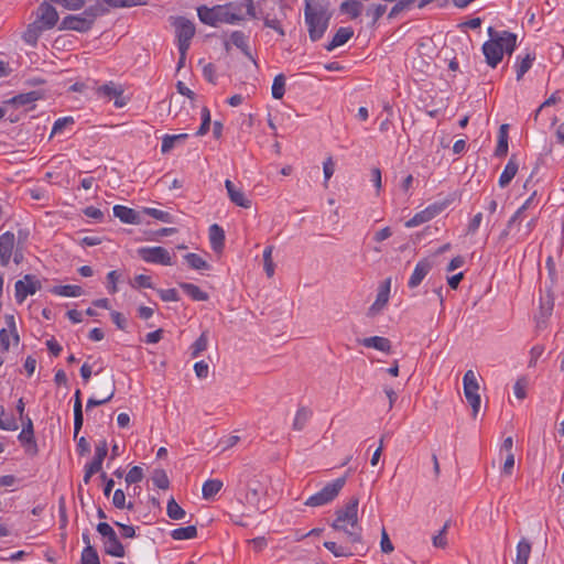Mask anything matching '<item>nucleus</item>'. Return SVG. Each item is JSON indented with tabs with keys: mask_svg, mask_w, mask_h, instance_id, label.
Here are the masks:
<instances>
[{
	"mask_svg": "<svg viewBox=\"0 0 564 564\" xmlns=\"http://www.w3.org/2000/svg\"><path fill=\"white\" fill-rule=\"evenodd\" d=\"M74 120L72 117L57 119L53 126L52 134L61 133L66 126L72 124Z\"/></svg>",
	"mask_w": 564,
	"mask_h": 564,
	"instance_id": "obj_63",
	"label": "nucleus"
},
{
	"mask_svg": "<svg viewBox=\"0 0 564 564\" xmlns=\"http://www.w3.org/2000/svg\"><path fill=\"white\" fill-rule=\"evenodd\" d=\"M267 494V485L260 478H253L248 482V490L246 494V501L248 505L260 509V499Z\"/></svg>",
	"mask_w": 564,
	"mask_h": 564,
	"instance_id": "obj_13",
	"label": "nucleus"
},
{
	"mask_svg": "<svg viewBox=\"0 0 564 564\" xmlns=\"http://www.w3.org/2000/svg\"><path fill=\"white\" fill-rule=\"evenodd\" d=\"M102 384L106 387V397L102 399L89 398L86 404V409L90 410L95 406L104 405L109 402L116 392V382L113 376H109L102 380Z\"/></svg>",
	"mask_w": 564,
	"mask_h": 564,
	"instance_id": "obj_20",
	"label": "nucleus"
},
{
	"mask_svg": "<svg viewBox=\"0 0 564 564\" xmlns=\"http://www.w3.org/2000/svg\"><path fill=\"white\" fill-rule=\"evenodd\" d=\"M228 13L230 24H236L245 19V15L257 18L253 0H242L241 2H228L224 4Z\"/></svg>",
	"mask_w": 564,
	"mask_h": 564,
	"instance_id": "obj_7",
	"label": "nucleus"
},
{
	"mask_svg": "<svg viewBox=\"0 0 564 564\" xmlns=\"http://www.w3.org/2000/svg\"><path fill=\"white\" fill-rule=\"evenodd\" d=\"M449 528V521L445 522L441 531L433 536V545L435 547L444 549L447 545L446 533Z\"/></svg>",
	"mask_w": 564,
	"mask_h": 564,
	"instance_id": "obj_53",
	"label": "nucleus"
},
{
	"mask_svg": "<svg viewBox=\"0 0 564 564\" xmlns=\"http://www.w3.org/2000/svg\"><path fill=\"white\" fill-rule=\"evenodd\" d=\"M209 127H210V112H209L208 108L204 107L202 109V124L198 128L196 134L199 137L205 135L208 132Z\"/></svg>",
	"mask_w": 564,
	"mask_h": 564,
	"instance_id": "obj_55",
	"label": "nucleus"
},
{
	"mask_svg": "<svg viewBox=\"0 0 564 564\" xmlns=\"http://www.w3.org/2000/svg\"><path fill=\"white\" fill-rule=\"evenodd\" d=\"M41 281L33 274H25L22 280H18L14 284L15 300L22 304L29 295H33L41 290Z\"/></svg>",
	"mask_w": 564,
	"mask_h": 564,
	"instance_id": "obj_10",
	"label": "nucleus"
},
{
	"mask_svg": "<svg viewBox=\"0 0 564 564\" xmlns=\"http://www.w3.org/2000/svg\"><path fill=\"white\" fill-rule=\"evenodd\" d=\"M332 13L322 0H305L304 20L311 41L321 40L329 24Z\"/></svg>",
	"mask_w": 564,
	"mask_h": 564,
	"instance_id": "obj_3",
	"label": "nucleus"
},
{
	"mask_svg": "<svg viewBox=\"0 0 564 564\" xmlns=\"http://www.w3.org/2000/svg\"><path fill=\"white\" fill-rule=\"evenodd\" d=\"M432 267H433V263L430 259L424 258V259L420 260L416 263L414 271L409 279V282H408L409 288L410 289L417 288L422 283L424 278L429 274Z\"/></svg>",
	"mask_w": 564,
	"mask_h": 564,
	"instance_id": "obj_16",
	"label": "nucleus"
},
{
	"mask_svg": "<svg viewBox=\"0 0 564 564\" xmlns=\"http://www.w3.org/2000/svg\"><path fill=\"white\" fill-rule=\"evenodd\" d=\"M113 215L124 224H141V217L138 212L122 205L113 206Z\"/></svg>",
	"mask_w": 564,
	"mask_h": 564,
	"instance_id": "obj_22",
	"label": "nucleus"
},
{
	"mask_svg": "<svg viewBox=\"0 0 564 564\" xmlns=\"http://www.w3.org/2000/svg\"><path fill=\"white\" fill-rule=\"evenodd\" d=\"M15 245L14 234L7 231L0 236V263L7 267L10 262Z\"/></svg>",
	"mask_w": 564,
	"mask_h": 564,
	"instance_id": "obj_18",
	"label": "nucleus"
},
{
	"mask_svg": "<svg viewBox=\"0 0 564 564\" xmlns=\"http://www.w3.org/2000/svg\"><path fill=\"white\" fill-rule=\"evenodd\" d=\"M158 293H159L161 300L164 302H170V301L176 302L180 300L178 293L175 289L159 290Z\"/></svg>",
	"mask_w": 564,
	"mask_h": 564,
	"instance_id": "obj_61",
	"label": "nucleus"
},
{
	"mask_svg": "<svg viewBox=\"0 0 564 564\" xmlns=\"http://www.w3.org/2000/svg\"><path fill=\"white\" fill-rule=\"evenodd\" d=\"M112 503L118 509H124V508H127L129 510L133 509L132 502L126 503V494L121 489H117L113 492Z\"/></svg>",
	"mask_w": 564,
	"mask_h": 564,
	"instance_id": "obj_51",
	"label": "nucleus"
},
{
	"mask_svg": "<svg viewBox=\"0 0 564 564\" xmlns=\"http://www.w3.org/2000/svg\"><path fill=\"white\" fill-rule=\"evenodd\" d=\"M518 169H519V164H518L514 155H512L509 159L507 165L505 166L503 172L501 173V175L499 177L500 187H506L510 184L512 178L516 176Z\"/></svg>",
	"mask_w": 564,
	"mask_h": 564,
	"instance_id": "obj_28",
	"label": "nucleus"
},
{
	"mask_svg": "<svg viewBox=\"0 0 564 564\" xmlns=\"http://www.w3.org/2000/svg\"><path fill=\"white\" fill-rule=\"evenodd\" d=\"M271 91L274 99L283 98L285 94V76L283 74H279L274 77Z\"/></svg>",
	"mask_w": 564,
	"mask_h": 564,
	"instance_id": "obj_44",
	"label": "nucleus"
},
{
	"mask_svg": "<svg viewBox=\"0 0 564 564\" xmlns=\"http://www.w3.org/2000/svg\"><path fill=\"white\" fill-rule=\"evenodd\" d=\"M352 35L354 31L351 28H339L333 40L325 46V48L330 52L336 47L344 45Z\"/></svg>",
	"mask_w": 564,
	"mask_h": 564,
	"instance_id": "obj_29",
	"label": "nucleus"
},
{
	"mask_svg": "<svg viewBox=\"0 0 564 564\" xmlns=\"http://www.w3.org/2000/svg\"><path fill=\"white\" fill-rule=\"evenodd\" d=\"M194 371L199 379H205L208 376L209 367L204 360H200L194 365Z\"/></svg>",
	"mask_w": 564,
	"mask_h": 564,
	"instance_id": "obj_64",
	"label": "nucleus"
},
{
	"mask_svg": "<svg viewBox=\"0 0 564 564\" xmlns=\"http://www.w3.org/2000/svg\"><path fill=\"white\" fill-rule=\"evenodd\" d=\"M223 482L218 479H209L204 482L202 494L204 499H210L220 491Z\"/></svg>",
	"mask_w": 564,
	"mask_h": 564,
	"instance_id": "obj_41",
	"label": "nucleus"
},
{
	"mask_svg": "<svg viewBox=\"0 0 564 564\" xmlns=\"http://www.w3.org/2000/svg\"><path fill=\"white\" fill-rule=\"evenodd\" d=\"M225 187L228 192V196L230 200L236 204L237 206L243 207V208H250L251 207V200H249L243 192L240 189H237L234 185V183L230 180L225 181Z\"/></svg>",
	"mask_w": 564,
	"mask_h": 564,
	"instance_id": "obj_24",
	"label": "nucleus"
},
{
	"mask_svg": "<svg viewBox=\"0 0 564 564\" xmlns=\"http://www.w3.org/2000/svg\"><path fill=\"white\" fill-rule=\"evenodd\" d=\"M52 292L56 295L77 297L83 294V289L79 285H57L52 289Z\"/></svg>",
	"mask_w": 564,
	"mask_h": 564,
	"instance_id": "obj_34",
	"label": "nucleus"
},
{
	"mask_svg": "<svg viewBox=\"0 0 564 564\" xmlns=\"http://www.w3.org/2000/svg\"><path fill=\"white\" fill-rule=\"evenodd\" d=\"M464 394L473 410V416L476 417L480 409V395L478 394L479 383L476 373L467 370L463 378Z\"/></svg>",
	"mask_w": 564,
	"mask_h": 564,
	"instance_id": "obj_6",
	"label": "nucleus"
},
{
	"mask_svg": "<svg viewBox=\"0 0 564 564\" xmlns=\"http://www.w3.org/2000/svg\"><path fill=\"white\" fill-rule=\"evenodd\" d=\"M358 497H351L343 507L335 511V519L330 527L338 532H343L345 540L355 546L364 550L362 528L358 519Z\"/></svg>",
	"mask_w": 564,
	"mask_h": 564,
	"instance_id": "obj_1",
	"label": "nucleus"
},
{
	"mask_svg": "<svg viewBox=\"0 0 564 564\" xmlns=\"http://www.w3.org/2000/svg\"><path fill=\"white\" fill-rule=\"evenodd\" d=\"M272 252H273V246H268L263 251L264 271L269 278H272L274 274V263L272 261Z\"/></svg>",
	"mask_w": 564,
	"mask_h": 564,
	"instance_id": "obj_49",
	"label": "nucleus"
},
{
	"mask_svg": "<svg viewBox=\"0 0 564 564\" xmlns=\"http://www.w3.org/2000/svg\"><path fill=\"white\" fill-rule=\"evenodd\" d=\"M35 21L45 30H51L58 21V13L52 4L48 2H42L36 10Z\"/></svg>",
	"mask_w": 564,
	"mask_h": 564,
	"instance_id": "obj_12",
	"label": "nucleus"
},
{
	"mask_svg": "<svg viewBox=\"0 0 564 564\" xmlns=\"http://www.w3.org/2000/svg\"><path fill=\"white\" fill-rule=\"evenodd\" d=\"M391 288V278H387L379 288L375 303L370 306L369 313L371 315L380 312L388 303Z\"/></svg>",
	"mask_w": 564,
	"mask_h": 564,
	"instance_id": "obj_19",
	"label": "nucleus"
},
{
	"mask_svg": "<svg viewBox=\"0 0 564 564\" xmlns=\"http://www.w3.org/2000/svg\"><path fill=\"white\" fill-rule=\"evenodd\" d=\"M324 547L334 554L336 557H349L352 556L358 549L355 550V546L346 541L345 544H339L335 541H325Z\"/></svg>",
	"mask_w": 564,
	"mask_h": 564,
	"instance_id": "obj_21",
	"label": "nucleus"
},
{
	"mask_svg": "<svg viewBox=\"0 0 564 564\" xmlns=\"http://www.w3.org/2000/svg\"><path fill=\"white\" fill-rule=\"evenodd\" d=\"M544 347L541 345L533 346L530 350L529 367L533 368L536 366L538 359L542 356Z\"/></svg>",
	"mask_w": 564,
	"mask_h": 564,
	"instance_id": "obj_59",
	"label": "nucleus"
},
{
	"mask_svg": "<svg viewBox=\"0 0 564 564\" xmlns=\"http://www.w3.org/2000/svg\"><path fill=\"white\" fill-rule=\"evenodd\" d=\"M312 416V411L305 406L300 408L296 411L294 421H293V430L294 431H302L310 417Z\"/></svg>",
	"mask_w": 564,
	"mask_h": 564,
	"instance_id": "obj_37",
	"label": "nucleus"
},
{
	"mask_svg": "<svg viewBox=\"0 0 564 564\" xmlns=\"http://www.w3.org/2000/svg\"><path fill=\"white\" fill-rule=\"evenodd\" d=\"M82 564H100L98 553L94 546L84 547L80 557Z\"/></svg>",
	"mask_w": 564,
	"mask_h": 564,
	"instance_id": "obj_46",
	"label": "nucleus"
},
{
	"mask_svg": "<svg viewBox=\"0 0 564 564\" xmlns=\"http://www.w3.org/2000/svg\"><path fill=\"white\" fill-rule=\"evenodd\" d=\"M108 12V9L101 3L96 2L94 6L88 7L85 9V11L82 13L85 19L90 20V24L94 25V22L97 17L104 15Z\"/></svg>",
	"mask_w": 564,
	"mask_h": 564,
	"instance_id": "obj_40",
	"label": "nucleus"
},
{
	"mask_svg": "<svg viewBox=\"0 0 564 564\" xmlns=\"http://www.w3.org/2000/svg\"><path fill=\"white\" fill-rule=\"evenodd\" d=\"M143 213L163 223H172V216L164 210L156 208H144Z\"/></svg>",
	"mask_w": 564,
	"mask_h": 564,
	"instance_id": "obj_52",
	"label": "nucleus"
},
{
	"mask_svg": "<svg viewBox=\"0 0 564 564\" xmlns=\"http://www.w3.org/2000/svg\"><path fill=\"white\" fill-rule=\"evenodd\" d=\"M380 547L383 553H391L394 550L384 528L381 530Z\"/></svg>",
	"mask_w": 564,
	"mask_h": 564,
	"instance_id": "obj_62",
	"label": "nucleus"
},
{
	"mask_svg": "<svg viewBox=\"0 0 564 564\" xmlns=\"http://www.w3.org/2000/svg\"><path fill=\"white\" fill-rule=\"evenodd\" d=\"M490 39L482 44L486 63L495 68L502 59L503 54L511 55L517 46V35L502 31L497 32L492 26L488 29Z\"/></svg>",
	"mask_w": 564,
	"mask_h": 564,
	"instance_id": "obj_2",
	"label": "nucleus"
},
{
	"mask_svg": "<svg viewBox=\"0 0 564 564\" xmlns=\"http://www.w3.org/2000/svg\"><path fill=\"white\" fill-rule=\"evenodd\" d=\"M527 387H528V381L525 378H519L517 380V382L514 383V387H513V390H514V394L518 399H524L527 397Z\"/></svg>",
	"mask_w": 564,
	"mask_h": 564,
	"instance_id": "obj_57",
	"label": "nucleus"
},
{
	"mask_svg": "<svg viewBox=\"0 0 564 564\" xmlns=\"http://www.w3.org/2000/svg\"><path fill=\"white\" fill-rule=\"evenodd\" d=\"M131 286L132 288H149V289H152L153 284H152L151 278L149 275L139 274L131 282Z\"/></svg>",
	"mask_w": 564,
	"mask_h": 564,
	"instance_id": "obj_58",
	"label": "nucleus"
},
{
	"mask_svg": "<svg viewBox=\"0 0 564 564\" xmlns=\"http://www.w3.org/2000/svg\"><path fill=\"white\" fill-rule=\"evenodd\" d=\"M97 93L107 97H116L115 106L121 108L126 105V101L120 99L123 90L121 87H117L112 82L98 87Z\"/></svg>",
	"mask_w": 564,
	"mask_h": 564,
	"instance_id": "obj_26",
	"label": "nucleus"
},
{
	"mask_svg": "<svg viewBox=\"0 0 564 564\" xmlns=\"http://www.w3.org/2000/svg\"><path fill=\"white\" fill-rule=\"evenodd\" d=\"M535 59L534 54L528 53L517 66V80H520L524 74L531 68L533 61Z\"/></svg>",
	"mask_w": 564,
	"mask_h": 564,
	"instance_id": "obj_45",
	"label": "nucleus"
},
{
	"mask_svg": "<svg viewBox=\"0 0 564 564\" xmlns=\"http://www.w3.org/2000/svg\"><path fill=\"white\" fill-rule=\"evenodd\" d=\"M531 554V543L522 539L517 545L516 564H528Z\"/></svg>",
	"mask_w": 564,
	"mask_h": 564,
	"instance_id": "obj_35",
	"label": "nucleus"
},
{
	"mask_svg": "<svg viewBox=\"0 0 564 564\" xmlns=\"http://www.w3.org/2000/svg\"><path fill=\"white\" fill-rule=\"evenodd\" d=\"M178 285L194 301H207L209 299L207 292L193 283L181 282Z\"/></svg>",
	"mask_w": 564,
	"mask_h": 564,
	"instance_id": "obj_32",
	"label": "nucleus"
},
{
	"mask_svg": "<svg viewBox=\"0 0 564 564\" xmlns=\"http://www.w3.org/2000/svg\"><path fill=\"white\" fill-rule=\"evenodd\" d=\"M185 260L187 261L189 267L195 270H204L209 268V264L200 256L196 253H187L185 256Z\"/></svg>",
	"mask_w": 564,
	"mask_h": 564,
	"instance_id": "obj_48",
	"label": "nucleus"
},
{
	"mask_svg": "<svg viewBox=\"0 0 564 564\" xmlns=\"http://www.w3.org/2000/svg\"><path fill=\"white\" fill-rule=\"evenodd\" d=\"M166 513L173 520H182L186 516L185 510L174 500V498H171L167 501Z\"/></svg>",
	"mask_w": 564,
	"mask_h": 564,
	"instance_id": "obj_43",
	"label": "nucleus"
},
{
	"mask_svg": "<svg viewBox=\"0 0 564 564\" xmlns=\"http://www.w3.org/2000/svg\"><path fill=\"white\" fill-rule=\"evenodd\" d=\"M553 307L554 301L551 294L547 293L545 296L541 297L540 311L536 315V323L539 327L546 322L549 316L552 314Z\"/></svg>",
	"mask_w": 564,
	"mask_h": 564,
	"instance_id": "obj_27",
	"label": "nucleus"
},
{
	"mask_svg": "<svg viewBox=\"0 0 564 564\" xmlns=\"http://www.w3.org/2000/svg\"><path fill=\"white\" fill-rule=\"evenodd\" d=\"M173 26L175 28L178 48L188 50L196 32L195 24L184 17H177L174 19Z\"/></svg>",
	"mask_w": 564,
	"mask_h": 564,
	"instance_id": "obj_8",
	"label": "nucleus"
},
{
	"mask_svg": "<svg viewBox=\"0 0 564 564\" xmlns=\"http://www.w3.org/2000/svg\"><path fill=\"white\" fill-rule=\"evenodd\" d=\"M247 35L241 32V31H234L230 35V41L231 43L238 47L239 50L242 51V53L248 56L249 58H252L250 52H249V47H248V44H247Z\"/></svg>",
	"mask_w": 564,
	"mask_h": 564,
	"instance_id": "obj_36",
	"label": "nucleus"
},
{
	"mask_svg": "<svg viewBox=\"0 0 564 564\" xmlns=\"http://www.w3.org/2000/svg\"><path fill=\"white\" fill-rule=\"evenodd\" d=\"M93 28L90 24V20L85 19L83 14L78 15H67L63 19L61 29L63 30H72L77 32H87Z\"/></svg>",
	"mask_w": 564,
	"mask_h": 564,
	"instance_id": "obj_17",
	"label": "nucleus"
},
{
	"mask_svg": "<svg viewBox=\"0 0 564 564\" xmlns=\"http://www.w3.org/2000/svg\"><path fill=\"white\" fill-rule=\"evenodd\" d=\"M171 536L176 541L194 539L197 536V529L195 525L177 528L171 532Z\"/></svg>",
	"mask_w": 564,
	"mask_h": 564,
	"instance_id": "obj_38",
	"label": "nucleus"
},
{
	"mask_svg": "<svg viewBox=\"0 0 564 564\" xmlns=\"http://www.w3.org/2000/svg\"><path fill=\"white\" fill-rule=\"evenodd\" d=\"M97 531L104 539L105 552L109 555L124 556V547L118 539L115 530L106 522L97 524Z\"/></svg>",
	"mask_w": 564,
	"mask_h": 564,
	"instance_id": "obj_5",
	"label": "nucleus"
},
{
	"mask_svg": "<svg viewBox=\"0 0 564 564\" xmlns=\"http://www.w3.org/2000/svg\"><path fill=\"white\" fill-rule=\"evenodd\" d=\"M207 346H208V332L205 330L200 334V336L191 346L192 358H197L203 351H205L207 349Z\"/></svg>",
	"mask_w": 564,
	"mask_h": 564,
	"instance_id": "obj_39",
	"label": "nucleus"
},
{
	"mask_svg": "<svg viewBox=\"0 0 564 564\" xmlns=\"http://www.w3.org/2000/svg\"><path fill=\"white\" fill-rule=\"evenodd\" d=\"M197 15L200 22L210 26H216L219 23L230 24V20H228V13L226 12L224 6H215L213 8L200 6L197 8Z\"/></svg>",
	"mask_w": 564,
	"mask_h": 564,
	"instance_id": "obj_9",
	"label": "nucleus"
},
{
	"mask_svg": "<svg viewBox=\"0 0 564 564\" xmlns=\"http://www.w3.org/2000/svg\"><path fill=\"white\" fill-rule=\"evenodd\" d=\"M21 444L25 447L26 453L31 455L37 454V445L34 438L33 422L30 417L23 420V429L18 436Z\"/></svg>",
	"mask_w": 564,
	"mask_h": 564,
	"instance_id": "obj_14",
	"label": "nucleus"
},
{
	"mask_svg": "<svg viewBox=\"0 0 564 564\" xmlns=\"http://www.w3.org/2000/svg\"><path fill=\"white\" fill-rule=\"evenodd\" d=\"M341 13L349 14L351 19H356L360 15L364 6L360 1L357 0H348L340 4L339 7Z\"/></svg>",
	"mask_w": 564,
	"mask_h": 564,
	"instance_id": "obj_33",
	"label": "nucleus"
},
{
	"mask_svg": "<svg viewBox=\"0 0 564 564\" xmlns=\"http://www.w3.org/2000/svg\"><path fill=\"white\" fill-rule=\"evenodd\" d=\"M209 240L214 251H220L224 248L225 231L217 224L209 227Z\"/></svg>",
	"mask_w": 564,
	"mask_h": 564,
	"instance_id": "obj_31",
	"label": "nucleus"
},
{
	"mask_svg": "<svg viewBox=\"0 0 564 564\" xmlns=\"http://www.w3.org/2000/svg\"><path fill=\"white\" fill-rule=\"evenodd\" d=\"M359 343L367 348H373L387 354H390L392 348L391 341L388 338L381 336L366 337Z\"/></svg>",
	"mask_w": 564,
	"mask_h": 564,
	"instance_id": "obj_25",
	"label": "nucleus"
},
{
	"mask_svg": "<svg viewBox=\"0 0 564 564\" xmlns=\"http://www.w3.org/2000/svg\"><path fill=\"white\" fill-rule=\"evenodd\" d=\"M143 479V470L140 466H133L126 476L128 485L140 482Z\"/></svg>",
	"mask_w": 564,
	"mask_h": 564,
	"instance_id": "obj_54",
	"label": "nucleus"
},
{
	"mask_svg": "<svg viewBox=\"0 0 564 564\" xmlns=\"http://www.w3.org/2000/svg\"><path fill=\"white\" fill-rule=\"evenodd\" d=\"M386 4L377 3L369 6L366 10V14L372 19V25H375L377 21L386 13Z\"/></svg>",
	"mask_w": 564,
	"mask_h": 564,
	"instance_id": "obj_47",
	"label": "nucleus"
},
{
	"mask_svg": "<svg viewBox=\"0 0 564 564\" xmlns=\"http://www.w3.org/2000/svg\"><path fill=\"white\" fill-rule=\"evenodd\" d=\"M186 138H187L186 133L174 134V135L166 134L162 140L161 152L163 154L169 153L175 147V144L177 142L185 140Z\"/></svg>",
	"mask_w": 564,
	"mask_h": 564,
	"instance_id": "obj_42",
	"label": "nucleus"
},
{
	"mask_svg": "<svg viewBox=\"0 0 564 564\" xmlns=\"http://www.w3.org/2000/svg\"><path fill=\"white\" fill-rule=\"evenodd\" d=\"M44 97L43 90H32L29 93L19 94L4 101L6 105H12L15 107L30 106L29 109H33L34 104Z\"/></svg>",
	"mask_w": 564,
	"mask_h": 564,
	"instance_id": "obj_15",
	"label": "nucleus"
},
{
	"mask_svg": "<svg viewBox=\"0 0 564 564\" xmlns=\"http://www.w3.org/2000/svg\"><path fill=\"white\" fill-rule=\"evenodd\" d=\"M43 31H45V29L42 28L39 22L34 21L28 25L26 30L23 32L22 39L29 45L35 46Z\"/></svg>",
	"mask_w": 564,
	"mask_h": 564,
	"instance_id": "obj_30",
	"label": "nucleus"
},
{
	"mask_svg": "<svg viewBox=\"0 0 564 564\" xmlns=\"http://www.w3.org/2000/svg\"><path fill=\"white\" fill-rule=\"evenodd\" d=\"M4 321L8 326L9 332H10V335L13 337L14 345H18L20 337L18 335L14 316L12 314H7L4 316Z\"/></svg>",
	"mask_w": 564,
	"mask_h": 564,
	"instance_id": "obj_56",
	"label": "nucleus"
},
{
	"mask_svg": "<svg viewBox=\"0 0 564 564\" xmlns=\"http://www.w3.org/2000/svg\"><path fill=\"white\" fill-rule=\"evenodd\" d=\"M139 256L149 263L172 265V258L163 247H143L138 250Z\"/></svg>",
	"mask_w": 564,
	"mask_h": 564,
	"instance_id": "obj_11",
	"label": "nucleus"
},
{
	"mask_svg": "<svg viewBox=\"0 0 564 564\" xmlns=\"http://www.w3.org/2000/svg\"><path fill=\"white\" fill-rule=\"evenodd\" d=\"M153 484L160 489H167L170 481L163 469H155L152 475Z\"/></svg>",
	"mask_w": 564,
	"mask_h": 564,
	"instance_id": "obj_50",
	"label": "nucleus"
},
{
	"mask_svg": "<svg viewBox=\"0 0 564 564\" xmlns=\"http://www.w3.org/2000/svg\"><path fill=\"white\" fill-rule=\"evenodd\" d=\"M107 453H108L107 441L106 440L99 441L98 444L96 445L94 458L97 460L104 462L105 457L107 456Z\"/></svg>",
	"mask_w": 564,
	"mask_h": 564,
	"instance_id": "obj_60",
	"label": "nucleus"
},
{
	"mask_svg": "<svg viewBox=\"0 0 564 564\" xmlns=\"http://www.w3.org/2000/svg\"><path fill=\"white\" fill-rule=\"evenodd\" d=\"M346 480L347 478L344 476L328 482L322 490L308 497L304 505L308 507H321L332 502L344 488Z\"/></svg>",
	"mask_w": 564,
	"mask_h": 564,
	"instance_id": "obj_4",
	"label": "nucleus"
},
{
	"mask_svg": "<svg viewBox=\"0 0 564 564\" xmlns=\"http://www.w3.org/2000/svg\"><path fill=\"white\" fill-rule=\"evenodd\" d=\"M440 208L436 206H429L424 210H421L420 213H416L411 219H409L405 223V226L408 228L416 227L419 225H422L424 223L430 221L433 219L438 213Z\"/></svg>",
	"mask_w": 564,
	"mask_h": 564,
	"instance_id": "obj_23",
	"label": "nucleus"
}]
</instances>
